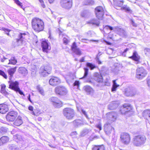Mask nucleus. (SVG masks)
<instances>
[{"instance_id":"f257e3e1","label":"nucleus","mask_w":150,"mask_h":150,"mask_svg":"<svg viewBox=\"0 0 150 150\" xmlns=\"http://www.w3.org/2000/svg\"><path fill=\"white\" fill-rule=\"evenodd\" d=\"M32 25L35 31L39 32L42 31L44 28V23L40 19L34 18L32 20Z\"/></svg>"},{"instance_id":"f03ea898","label":"nucleus","mask_w":150,"mask_h":150,"mask_svg":"<svg viewBox=\"0 0 150 150\" xmlns=\"http://www.w3.org/2000/svg\"><path fill=\"white\" fill-rule=\"evenodd\" d=\"M146 138L142 135H139L134 136L132 139L133 144L136 146H141L145 143Z\"/></svg>"},{"instance_id":"7ed1b4c3","label":"nucleus","mask_w":150,"mask_h":150,"mask_svg":"<svg viewBox=\"0 0 150 150\" xmlns=\"http://www.w3.org/2000/svg\"><path fill=\"white\" fill-rule=\"evenodd\" d=\"M104 29L105 30L110 29V30H113L122 37H125L127 35V33L124 30L117 27H112L108 25H106Z\"/></svg>"},{"instance_id":"20e7f679","label":"nucleus","mask_w":150,"mask_h":150,"mask_svg":"<svg viewBox=\"0 0 150 150\" xmlns=\"http://www.w3.org/2000/svg\"><path fill=\"white\" fill-rule=\"evenodd\" d=\"M63 114L68 119H72L75 115V111L72 108H67L64 109Z\"/></svg>"},{"instance_id":"39448f33","label":"nucleus","mask_w":150,"mask_h":150,"mask_svg":"<svg viewBox=\"0 0 150 150\" xmlns=\"http://www.w3.org/2000/svg\"><path fill=\"white\" fill-rule=\"evenodd\" d=\"M8 82L9 83V88L16 91L18 92L21 95H23V92L20 90L19 88L18 83L17 81H10Z\"/></svg>"},{"instance_id":"423d86ee","label":"nucleus","mask_w":150,"mask_h":150,"mask_svg":"<svg viewBox=\"0 0 150 150\" xmlns=\"http://www.w3.org/2000/svg\"><path fill=\"white\" fill-rule=\"evenodd\" d=\"M147 73L146 70L142 67L138 68L137 69L136 73V77L139 79H142L146 75Z\"/></svg>"},{"instance_id":"0eeeda50","label":"nucleus","mask_w":150,"mask_h":150,"mask_svg":"<svg viewBox=\"0 0 150 150\" xmlns=\"http://www.w3.org/2000/svg\"><path fill=\"white\" fill-rule=\"evenodd\" d=\"M55 93L60 95H64L67 94L68 90L67 89L63 86H59L55 88Z\"/></svg>"},{"instance_id":"6e6552de","label":"nucleus","mask_w":150,"mask_h":150,"mask_svg":"<svg viewBox=\"0 0 150 150\" xmlns=\"http://www.w3.org/2000/svg\"><path fill=\"white\" fill-rule=\"evenodd\" d=\"M95 12L97 18L99 20H102L104 13V10L103 8L101 6H99L96 8Z\"/></svg>"},{"instance_id":"1a4fd4ad","label":"nucleus","mask_w":150,"mask_h":150,"mask_svg":"<svg viewBox=\"0 0 150 150\" xmlns=\"http://www.w3.org/2000/svg\"><path fill=\"white\" fill-rule=\"evenodd\" d=\"M120 138L122 142L125 144H128L130 142V135L127 133H122Z\"/></svg>"},{"instance_id":"9d476101","label":"nucleus","mask_w":150,"mask_h":150,"mask_svg":"<svg viewBox=\"0 0 150 150\" xmlns=\"http://www.w3.org/2000/svg\"><path fill=\"white\" fill-rule=\"evenodd\" d=\"M18 115L16 112L12 111L9 112L6 116L7 120L9 122H13L15 119Z\"/></svg>"},{"instance_id":"9b49d317","label":"nucleus","mask_w":150,"mask_h":150,"mask_svg":"<svg viewBox=\"0 0 150 150\" xmlns=\"http://www.w3.org/2000/svg\"><path fill=\"white\" fill-rule=\"evenodd\" d=\"M51 70V68L49 66L42 67L40 69V73L42 75L44 76L50 74Z\"/></svg>"},{"instance_id":"f8f14e48","label":"nucleus","mask_w":150,"mask_h":150,"mask_svg":"<svg viewBox=\"0 0 150 150\" xmlns=\"http://www.w3.org/2000/svg\"><path fill=\"white\" fill-rule=\"evenodd\" d=\"M60 4L62 8L69 9L71 7L72 0H61Z\"/></svg>"},{"instance_id":"ddd939ff","label":"nucleus","mask_w":150,"mask_h":150,"mask_svg":"<svg viewBox=\"0 0 150 150\" xmlns=\"http://www.w3.org/2000/svg\"><path fill=\"white\" fill-rule=\"evenodd\" d=\"M28 36V35L25 33H21L18 35V39H16L17 43V45L18 46L22 44L23 41L26 39Z\"/></svg>"},{"instance_id":"4468645a","label":"nucleus","mask_w":150,"mask_h":150,"mask_svg":"<svg viewBox=\"0 0 150 150\" xmlns=\"http://www.w3.org/2000/svg\"><path fill=\"white\" fill-rule=\"evenodd\" d=\"M50 101L52 102L53 105L56 107L59 108L62 105V103L57 98L52 97L50 99Z\"/></svg>"},{"instance_id":"2eb2a0df","label":"nucleus","mask_w":150,"mask_h":150,"mask_svg":"<svg viewBox=\"0 0 150 150\" xmlns=\"http://www.w3.org/2000/svg\"><path fill=\"white\" fill-rule=\"evenodd\" d=\"M125 93L127 96H133L136 94V91L134 88L129 87L126 89Z\"/></svg>"},{"instance_id":"dca6fc26","label":"nucleus","mask_w":150,"mask_h":150,"mask_svg":"<svg viewBox=\"0 0 150 150\" xmlns=\"http://www.w3.org/2000/svg\"><path fill=\"white\" fill-rule=\"evenodd\" d=\"M60 82V79L56 77H52L49 81V84L50 85L54 86L58 85Z\"/></svg>"},{"instance_id":"f3484780","label":"nucleus","mask_w":150,"mask_h":150,"mask_svg":"<svg viewBox=\"0 0 150 150\" xmlns=\"http://www.w3.org/2000/svg\"><path fill=\"white\" fill-rule=\"evenodd\" d=\"M71 49L72 51L77 55L80 56L82 54L81 51L77 47L75 42H74L72 44L71 46Z\"/></svg>"},{"instance_id":"a211bd4d","label":"nucleus","mask_w":150,"mask_h":150,"mask_svg":"<svg viewBox=\"0 0 150 150\" xmlns=\"http://www.w3.org/2000/svg\"><path fill=\"white\" fill-rule=\"evenodd\" d=\"M41 46L43 52H47L48 50L50 49V47L47 41L45 40L42 42Z\"/></svg>"},{"instance_id":"6ab92c4d","label":"nucleus","mask_w":150,"mask_h":150,"mask_svg":"<svg viewBox=\"0 0 150 150\" xmlns=\"http://www.w3.org/2000/svg\"><path fill=\"white\" fill-rule=\"evenodd\" d=\"M113 129L110 124L107 123L104 125V131L107 135H109L111 133Z\"/></svg>"},{"instance_id":"aec40b11","label":"nucleus","mask_w":150,"mask_h":150,"mask_svg":"<svg viewBox=\"0 0 150 150\" xmlns=\"http://www.w3.org/2000/svg\"><path fill=\"white\" fill-rule=\"evenodd\" d=\"M83 88L87 94L93 95L94 93L93 88L89 86H86Z\"/></svg>"},{"instance_id":"412c9836","label":"nucleus","mask_w":150,"mask_h":150,"mask_svg":"<svg viewBox=\"0 0 150 150\" xmlns=\"http://www.w3.org/2000/svg\"><path fill=\"white\" fill-rule=\"evenodd\" d=\"M132 110V108L130 106H125L124 105L123 107L120 110L121 114H124L129 112L130 111Z\"/></svg>"},{"instance_id":"4be33fe9","label":"nucleus","mask_w":150,"mask_h":150,"mask_svg":"<svg viewBox=\"0 0 150 150\" xmlns=\"http://www.w3.org/2000/svg\"><path fill=\"white\" fill-rule=\"evenodd\" d=\"M93 76L94 79L98 82H103V77L100 73L96 72L94 74Z\"/></svg>"},{"instance_id":"5701e85b","label":"nucleus","mask_w":150,"mask_h":150,"mask_svg":"<svg viewBox=\"0 0 150 150\" xmlns=\"http://www.w3.org/2000/svg\"><path fill=\"white\" fill-rule=\"evenodd\" d=\"M107 115L109 117V120H110L111 122H113L115 120L117 116V114L116 113L114 112H111Z\"/></svg>"},{"instance_id":"b1692460","label":"nucleus","mask_w":150,"mask_h":150,"mask_svg":"<svg viewBox=\"0 0 150 150\" xmlns=\"http://www.w3.org/2000/svg\"><path fill=\"white\" fill-rule=\"evenodd\" d=\"M8 110V106L5 104L0 105V113L2 114L5 113Z\"/></svg>"},{"instance_id":"393cba45","label":"nucleus","mask_w":150,"mask_h":150,"mask_svg":"<svg viewBox=\"0 0 150 150\" xmlns=\"http://www.w3.org/2000/svg\"><path fill=\"white\" fill-rule=\"evenodd\" d=\"M75 78V76L73 74L70 75V76H67L66 78L67 82L69 84L73 83Z\"/></svg>"},{"instance_id":"a878e982","label":"nucleus","mask_w":150,"mask_h":150,"mask_svg":"<svg viewBox=\"0 0 150 150\" xmlns=\"http://www.w3.org/2000/svg\"><path fill=\"white\" fill-rule=\"evenodd\" d=\"M23 123L22 117L19 116L13 122V124L15 126H18L21 125Z\"/></svg>"},{"instance_id":"bb28decb","label":"nucleus","mask_w":150,"mask_h":150,"mask_svg":"<svg viewBox=\"0 0 150 150\" xmlns=\"http://www.w3.org/2000/svg\"><path fill=\"white\" fill-rule=\"evenodd\" d=\"M17 68V67H15L13 68H10L8 70V72L10 75L9 79L10 80H11L12 77L13 75L15 72Z\"/></svg>"},{"instance_id":"cd10ccee","label":"nucleus","mask_w":150,"mask_h":150,"mask_svg":"<svg viewBox=\"0 0 150 150\" xmlns=\"http://www.w3.org/2000/svg\"><path fill=\"white\" fill-rule=\"evenodd\" d=\"M9 141V138L7 136H3L0 139V145L7 143Z\"/></svg>"},{"instance_id":"c85d7f7f","label":"nucleus","mask_w":150,"mask_h":150,"mask_svg":"<svg viewBox=\"0 0 150 150\" xmlns=\"http://www.w3.org/2000/svg\"><path fill=\"white\" fill-rule=\"evenodd\" d=\"M18 71L21 74L24 76L26 75L28 73L27 70L24 67L19 68Z\"/></svg>"},{"instance_id":"c756f323","label":"nucleus","mask_w":150,"mask_h":150,"mask_svg":"<svg viewBox=\"0 0 150 150\" xmlns=\"http://www.w3.org/2000/svg\"><path fill=\"white\" fill-rule=\"evenodd\" d=\"M115 5L116 6L121 7L124 3L123 0H113Z\"/></svg>"},{"instance_id":"7c9ffc66","label":"nucleus","mask_w":150,"mask_h":150,"mask_svg":"<svg viewBox=\"0 0 150 150\" xmlns=\"http://www.w3.org/2000/svg\"><path fill=\"white\" fill-rule=\"evenodd\" d=\"M36 89L38 92L42 96H45V93L44 89L40 85L36 86Z\"/></svg>"},{"instance_id":"2f4dec72","label":"nucleus","mask_w":150,"mask_h":150,"mask_svg":"<svg viewBox=\"0 0 150 150\" xmlns=\"http://www.w3.org/2000/svg\"><path fill=\"white\" fill-rule=\"evenodd\" d=\"M87 23L92 24L93 25H96L97 26H99L100 23L99 21H98L94 19L91 20L89 21Z\"/></svg>"},{"instance_id":"473e14b6","label":"nucleus","mask_w":150,"mask_h":150,"mask_svg":"<svg viewBox=\"0 0 150 150\" xmlns=\"http://www.w3.org/2000/svg\"><path fill=\"white\" fill-rule=\"evenodd\" d=\"M129 58H131L136 61H138L139 59V57L137 52H135L133 53V55L129 57Z\"/></svg>"},{"instance_id":"72a5a7b5","label":"nucleus","mask_w":150,"mask_h":150,"mask_svg":"<svg viewBox=\"0 0 150 150\" xmlns=\"http://www.w3.org/2000/svg\"><path fill=\"white\" fill-rule=\"evenodd\" d=\"M144 117H148V119L150 120V110H144L142 113Z\"/></svg>"},{"instance_id":"f704fd0d","label":"nucleus","mask_w":150,"mask_h":150,"mask_svg":"<svg viewBox=\"0 0 150 150\" xmlns=\"http://www.w3.org/2000/svg\"><path fill=\"white\" fill-rule=\"evenodd\" d=\"M73 123L75 127H78L82 125V121L79 120H76L73 122Z\"/></svg>"},{"instance_id":"c9c22d12","label":"nucleus","mask_w":150,"mask_h":150,"mask_svg":"<svg viewBox=\"0 0 150 150\" xmlns=\"http://www.w3.org/2000/svg\"><path fill=\"white\" fill-rule=\"evenodd\" d=\"M17 63V61L13 57H11L10 59H8V62L7 63L8 64L14 65Z\"/></svg>"},{"instance_id":"e433bc0d","label":"nucleus","mask_w":150,"mask_h":150,"mask_svg":"<svg viewBox=\"0 0 150 150\" xmlns=\"http://www.w3.org/2000/svg\"><path fill=\"white\" fill-rule=\"evenodd\" d=\"M92 150H105V147L104 146H95L92 149Z\"/></svg>"},{"instance_id":"4c0bfd02","label":"nucleus","mask_w":150,"mask_h":150,"mask_svg":"<svg viewBox=\"0 0 150 150\" xmlns=\"http://www.w3.org/2000/svg\"><path fill=\"white\" fill-rule=\"evenodd\" d=\"M118 105L115 103H111L109 104L108 106V108L110 110H113L115 109L118 107Z\"/></svg>"},{"instance_id":"58836bf2","label":"nucleus","mask_w":150,"mask_h":150,"mask_svg":"<svg viewBox=\"0 0 150 150\" xmlns=\"http://www.w3.org/2000/svg\"><path fill=\"white\" fill-rule=\"evenodd\" d=\"M86 66L91 70L96 68V66L95 64L89 62H87L86 64Z\"/></svg>"},{"instance_id":"ea45409f","label":"nucleus","mask_w":150,"mask_h":150,"mask_svg":"<svg viewBox=\"0 0 150 150\" xmlns=\"http://www.w3.org/2000/svg\"><path fill=\"white\" fill-rule=\"evenodd\" d=\"M113 84L112 88V91H116V88L119 86V85H117L116 83V80L113 81Z\"/></svg>"},{"instance_id":"a19ab883","label":"nucleus","mask_w":150,"mask_h":150,"mask_svg":"<svg viewBox=\"0 0 150 150\" xmlns=\"http://www.w3.org/2000/svg\"><path fill=\"white\" fill-rule=\"evenodd\" d=\"M1 92L4 94L5 95H7L8 94V92L6 91L5 90V88L6 86L4 84H2L1 85Z\"/></svg>"},{"instance_id":"79ce46f5","label":"nucleus","mask_w":150,"mask_h":150,"mask_svg":"<svg viewBox=\"0 0 150 150\" xmlns=\"http://www.w3.org/2000/svg\"><path fill=\"white\" fill-rule=\"evenodd\" d=\"M85 2V5H93L94 3V1L93 0H86Z\"/></svg>"},{"instance_id":"37998d69","label":"nucleus","mask_w":150,"mask_h":150,"mask_svg":"<svg viewBox=\"0 0 150 150\" xmlns=\"http://www.w3.org/2000/svg\"><path fill=\"white\" fill-rule=\"evenodd\" d=\"M121 9L122 10H125L126 11L128 12H129L131 10L126 5H123L121 8Z\"/></svg>"},{"instance_id":"c03bdc74","label":"nucleus","mask_w":150,"mask_h":150,"mask_svg":"<svg viewBox=\"0 0 150 150\" xmlns=\"http://www.w3.org/2000/svg\"><path fill=\"white\" fill-rule=\"evenodd\" d=\"M89 13L86 11H84L82 12L81 14V16L82 17H86L89 15Z\"/></svg>"},{"instance_id":"a18cd8bd","label":"nucleus","mask_w":150,"mask_h":150,"mask_svg":"<svg viewBox=\"0 0 150 150\" xmlns=\"http://www.w3.org/2000/svg\"><path fill=\"white\" fill-rule=\"evenodd\" d=\"M14 138L15 139H17L20 141H21L22 139L21 136L19 135L18 134L15 135L14 136Z\"/></svg>"},{"instance_id":"49530a36","label":"nucleus","mask_w":150,"mask_h":150,"mask_svg":"<svg viewBox=\"0 0 150 150\" xmlns=\"http://www.w3.org/2000/svg\"><path fill=\"white\" fill-rule=\"evenodd\" d=\"M0 75L2 76L5 79H6L7 78V75L5 73L2 71L0 70Z\"/></svg>"},{"instance_id":"de8ad7c7","label":"nucleus","mask_w":150,"mask_h":150,"mask_svg":"<svg viewBox=\"0 0 150 150\" xmlns=\"http://www.w3.org/2000/svg\"><path fill=\"white\" fill-rule=\"evenodd\" d=\"M78 110L80 112H82V113L84 115H85L87 117V116L86 112L83 109H78Z\"/></svg>"},{"instance_id":"09e8293b","label":"nucleus","mask_w":150,"mask_h":150,"mask_svg":"<svg viewBox=\"0 0 150 150\" xmlns=\"http://www.w3.org/2000/svg\"><path fill=\"white\" fill-rule=\"evenodd\" d=\"M84 76L83 77V78H85L86 77L88 74V69L86 68H84Z\"/></svg>"},{"instance_id":"8fccbe9b","label":"nucleus","mask_w":150,"mask_h":150,"mask_svg":"<svg viewBox=\"0 0 150 150\" xmlns=\"http://www.w3.org/2000/svg\"><path fill=\"white\" fill-rule=\"evenodd\" d=\"M15 2L18 5L22 8L23 6L22 5V3L18 0H14Z\"/></svg>"},{"instance_id":"3c124183","label":"nucleus","mask_w":150,"mask_h":150,"mask_svg":"<svg viewBox=\"0 0 150 150\" xmlns=\"http://www.w3.org/2000/svg\"><path fill=\"white\" fill-rule=\"evenodd\" d=\"M145 54H146L148 55L150 54V49L149 48H145L144 50Z\"/></svg>"},{"instance_id":"603ef678","label":"nucleus","mask_w":150,"mask_h":150,"mask_svg":"<svg viewBox=\"0 0 150 150\" xmlns=\"http://www.w3.org/2000/svg\"><path fill=\"white\" fill-rule=\"evenodd\" d=\"M1 30L4 31L6 33H7L8 32H9L11 31L10 30H9L8 29L6 28H2L1 29Z\"/></svg>"},{"instance_id":"864d4df0","label":"nucleus","mask_w":150,"mask_h":150,"mask_svg":"<svg viewBox=\"0 0 150 150\" xmlns=\"http://www.w3.org/2000/svg\"><path fill=\"white\" fill-rule=\"evenodd\" d=\"M1 30L4 31L6 33H7L8 32H9L11 31L10 30H9L8 29L6 28H2L1 29Z\"/></svg>"},{"instance_id":"5fc2aeb1","label":"nucleus","mask_w":150,"mask_h":150,"mask_svg":"<svg viewBox=\"0 0 150 150\" xmlns=\"http://www.w3.org/2000/svg\"><path fill=\"white\" fill-rule=\"evenodd\" d=\"M1 130L2 133H5L7 132V129L5 127H2L1 128Z\"/></svg>"},{"instance_id":"6e6d98bb","label":"nucleus","mask_w":150,"mask_h":150,"mask_svg":"<svg viewBox=\"0 0 150 150\" xmlns=\"http://www.w3.org/2000/svg\"><path fill=\"white\" fill-rule=\"evenodd\" d=\"M11 150H19V149L16 146L13 145L11 146Z\"/></svg>"},{"instance_id":"4d7b16f0","label":"nucleus","mask_w":150,"mask_h":150,"mask_svg":"<svg viewBox=\"0 0 150 150\" xmlns=\"http://www.w3.org/2000/svg\"><path fill=\"white\" fill-rule=\"evenodd\" d=\"M96 62H98V64H101V63H102L101 62L99 58L98 57H97L96 58Z\"/></svg>"},{"instance_id":"13d9d810","label":"nucleus","mask_w":150,"mask_h":150,"mask_svg":"<svg viewBox=\"0 0 150 150\" xmlns=\"http://www.w3.org/2000/svg\"><path fill=\"white\" fill-rule=\"evenodd\" d=\"M96 126L100 130H101V125L100 123H99L98 125H96Z\"/></svg>"},{"instance_id":"bf43d9fd","label":"nucleus","mask_w":150,"mask_h":150,"mask_svg":"<svg viewBox=\"0 0 150 150\" xmlns=\"http://www.w3.org/2000/svg\"><path fill=\"white\" fill-rule=\"evenodd\" d=\"M131 23L132 25L135 27H136L137 26V24L135 23V22L132 20H131Z\"/></svg>"},{"instance_id":"052dcab7","label":"nucleus","mask_w":150,"mask_h":150,"mask_svg":"<svg viewBox=\"0 0 150 150\" xmlns=\"http://www.w3.org/2000/svg\"><path fill=\"white\" fill-rule=\"evenodd\" d=\"M63 41L64 43L67 44L68 42V40L66 38H64L63 39Z\"/></svg>"},{"instance_id":"680f3d73","label":"nucleus","mask_w":150,"mask_h":150,"mask_svg":"<svg viewBox=\"0 0 150 150\" xmlns=\"http://www.w3.org/2000/svg\"><path fill=\"white\" fill-rule=\"evenodd\" d=\"M79 82L77 81H76L74 83V86H78L79 85Z\"/></svg>"},{"instance_id":"e2e57ef3","label":"nucleus","mask_w":150,"mask_h":150,"mask_svg":"<svg viewBox=\"0 0 150 150\" xmlns=\"http://www.w3.org/2000/svg\"><path fill=\"white\" fill-rule=\"evenodd\" d=\"M147 83L148 86L150 89V79H149L147 81Z\"/></svg>"},{"instance_id":"0e129e2a","label":"nucleus","mask_w":150,"mask_h":150,"mask_svg":"<svg viewBox=\"0 0 150 150\" xmlns=\"http://www.w3.org/2000/svg\"><path fill=\"white\" fill-rule=\"evenodd\" d=\"M81 41L83 42L87 43V41L88 40L85 39H82L81 40Z\"/></svg>"},{"instance_id":"69168bd1","label":"nucleus","mask_w":150,"mask_h":150,"mask_svg":"<svg viewBox=\"0 0 150 150\" xmlns=\"http://www.w3.org/2000/svg\"><path fill=\"white\" fill-rule=\"evenodd\" d=\"M40 4L41 6L43 8H45V6L44 4V2L40 3Z\"/></svg>"},{"instance_id":"338daca9","label":"nucleus","mask_w":150,"mask_h":150,"mask_svg":"<svg viewBox=\"0 0 150 150\" xmlns=\"http://www.w3.org/2000/svg\"><path fill=\"white\" fill-rule=\"evenodd\" d=\"M7 60V59L4 57L3 59H1V62H5V61Z\"/></svg>"},{"instance_id":"774afa93","label":"nucleus","mask_w":150,"mask_h":150,"mask_svg":"<svg viewBox=\"0 0 150 150\" xmlns=\"http://www.w3.org/2000/svg\"><path fill=\"white\" fill-rule=\"evenodd\" d=\"M28 109L31 111H33V108L32 106H30L28 107Z\"/></svg>"}]
</instances>
